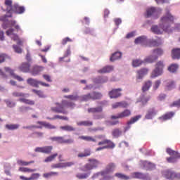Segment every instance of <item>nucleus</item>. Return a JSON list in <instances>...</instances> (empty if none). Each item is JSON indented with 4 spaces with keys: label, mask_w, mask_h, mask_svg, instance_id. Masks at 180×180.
<instances>
[{
    "label": "nucleus",
    "mask_w": 180,
    "mask_h": 180,
    "mask_svg": "<svg viewBox=\"0 0 180 180\" xmlns=\"http://www.w3.org/2000/svg\"><path fill=\"white\" fill-rule=\"evenodd\" d=\"M171 23H174V16L168 12L165 16L161 18L159 27L158 25L152 26L151 32L155 34H162L163 32H168V27Z\"/></svg>",
    "instance_id": "obj_1"
},
{
    "label": "nucleus",
    "mask_w": 180,
    "mask_h": 180,
    "mask_svg": "<svg viewBox=\"0 0 180 180\" xmlns=\"http://www.w3.org/2000/svg\"><path fill=\"white\" fill-rule=\"evenodd\" d=\"M68 107H66L67 109H74V107L75 104L72 102H69L67 103ZM51 110L52 112H54L55 113H63V115H67L68 114V111L65 110V107H63V105H60L59 107H52L51 108Z\"/></svg>",
    "instance_id": "obj_2"
},
{
    "label": "nucleus",
    "mask_w": 180,
    "mask_h": 180,
    "mask_svg": "<svg viewBox=\"0 0 180 180\" xmlns=\"http://www.w3.org/2000/svg\"><path fill=\"white\" fill-rule=\"evenodd\" d=\"M89 162L90 163L86 164L83 167H82L81 170L83 172H89L94 168H97L98 165H99V161L95 159H89Z\"/></svg>",
    "instance_id": "obj_3"
},
{
    "label": "nucleus",
    "mask_w": 180,
    "mask_h": 180,
    "mask_svg": "<svg viewBox=\"0 0 180 180\" xmlns=\"http://www.w3.org/2000/svg\"><path fill=\"white\" fill-rule=\"evenodd\" d=\"M163 70L164 62L160 60L156 63L155 68L152 72L151 78H156V77H160V75H162Z\"/></svg>",
    "instance_id": "obj_4"
},
{
    "label": "nucleus",
    "mask_w": 180,
    "mask_h": 180,
    "mask_svg": "<svg viewBox=\"0 0 180 180\" xmlns=\"http://www.w3.org/2000/svg\"><path fill=\"white\" fill-rule=\"evenodd\" d=\"M166 152L167 153V154H169V155L172 156L170 158H167V162H171V163L176 162V160H178V158H180L179 153L169 148H167Z\"/></svg>",
    "instance_id": "obj_5"
},
{
    "label": "nucleus",
    "mask_w": 180,
    "mask_h": 180,
    "mask_svg": "<svg viewBox=\"0 0 180 180\" xmlns=\"http://www.w3.org/2000/svg\"><path fill=\"white\" fill-rule=\"evenodd\" d=\"M116 169V164L114 162H110L105 167V169L101 173L96 174L93 176V178L98 176V175H105V174H110V172H113Z\"/></svg>",
    "instance_id": "obj_6"
},
{
    "label": "nucleus",
    "mask_w": 180,
    "mask_h": 180,
    "mask_svg": "<svg viewBox=\"0 0 180 180\" xmlns=\"http://www.w3.org/2000/svg\"><path fill=\"white\" fill-rule=\"evenodd\" d=\"M131 116V111L129 109H126L124 111L118 113L117 115H111V120H116L117 119H124V117H129Z\"/></svg>",
    "instance_id": "obj_7"
},
{
    "label": "nucleus",
    "mask_w": 180,
    "mask_h": 180,
    "mask_svg": "<svg viewBox=\"0 0 180 180\" xmlns=\"http://www.w3.org/2000/svg\"><path fill=\"white\" fill-rule=\"evenodd\" d=\"M9 12H13V13L22 15V13H25V6H20L18 4H14L13 6H11V10H9Z\"/></svg>",
    "instance_id": "obj_8"
},
{
    "label": "nucleus",
    "mask_w": 180,
    "mask_h": 180,
    "mask_svg": "<svg viewBox=\"0 0 180 180\" xmlns=\"http://www.w3.org/2000/svg\"><path fill=\"white\" fill-rule=\"evenodd\" d=\"M34 151L35 153H42L43 154H51L53 146L37 147L35 148Z\"/></svg>",
    "instance_id": "obj_9"
},
{
    "label": "nucleus",
    "mask_w": 180,
    "mask_h": 180,
    "mask_svg": "<svg viewBox=\"0 0 180 180\" xmlns=\"http://www.w3.org/2000/svg\"><path fill=\"white\" fill-rule=\"evenodd\" d=\"M122 89L119 88L113 89L110 91H109L108 95L110 99H117V98H120V96H122V93H120Z\"/></svg>",
    "instance_id": "obj_10"
},
{
    "label": "nucleus",
    "mask_w": 180,
    "mask_h": 180,
    "mask_svg": "<svg viewBox=\"0 0 180 180\" xmlns=\"http://www.w3.org/2000/svg\"><path fill=\"white\" fill-rule=\"evenodd\" d=\"M98 146H105L104 147H106V148H115L116 146V145L109 139H104L98 142Z\"/></svg>",
    "instance_id": "obj_11"
},
{
    "label": "nucleus",
    "mask_w": 180,
    "mask_h": 180,
    "mask_svg": "<svg viewBox=\"0 0 180 180\" xmlns=\"http://www.w3.org/2000/svg\"><path fill=\"white\" fill-rule=\"evenodd\" d=\"M6 72H8L14 79H17V81H19L20 82H22L23 81V78L16 74H15V71L12 70L11 68H4Z\"/></svg>",
    "instance_id": "obj_12"
},
{
    "label": "nucleus",
    "mask_w": 180,
    "mask_h": 180,
    "mask_svg": "<svg viewBox=\"0 0 180 180\" xmlns=\"http://www.w3.org/2000/svg\"><path fill=\"white\" fill-rule=\"evenodd\" d=\"M163 175L167 178V179H174V178H180V174H176L175 172L171 170H166L163 172Z\"/></svg>",
    "instance_id": "obj_13"
},
{
    "label": "nucleus",
    "mask_w": 180,
    "mask_h": 180,
    "mask_svg": "<svg viewBox=\"0 0 180 180\" xmlns=\"http://www.w3.org/2000/svg\"><path fill=\"white\" fill-rule=\"evenodd\" d=\"M139 119H141V115H136L134 117H131L129 121L127 122V127L124 128V131H127L130 129V124H133L136 123V122L139 121Z\"/></svg>",
    "instance_id": "obj_14"
},
{
    "label": "nucleus",
    "mask_w": 180,
    "mask_h": 180,
    "mask_svg": "<svg viewBox=\"0 0 180 180\" xmlns=\"http://www.w3.org/2000/svg\"><path fill=\"white\" fill-rule=\"evenodd\" d=\"M18 70L22 72H30V63H22L19 67Z\"/></svg>",
    "instance_id": "obj_15"
},
{
    "label": "nucleus",
    "mask_w": 180,
    "mask_h": 180,
    "mask_svg": "<svg viewBox=\"0 0 180 180\" xmlns=\"http://www.w3.org/2000/svg\"><path fill=\"white\" fill-rule=\"evenodd\" d=\"M13 32H15V30L13 28H10L6 32V34L7 36H11V38L14 41H17L18 40H19V36L16 34H14Z\"/></svg>",
    "instance_id": "obj_16"
},
{
    "label": "nucleus",
    "mask_w": 180,
    "mask_h": 180,
    "mask_svg": "<svg viewBox=\"0 0 180 180\" xmlns=\"http://www.w3.org/2000/svg\"><path fill=\"white\" fill-rule=\"evenodd\" d=\"M137 79H141L145 75H147L148 74V68H142L137 72Z\"/></svg>",
    "instance_id": "obj_17"
},
{
    "label": "nucleus",
    "mask_w": 180,
    "mask_h": 180,
    "mask_svg": "<svg viewBox=\"0 0 180 180\" xmlns=\"http://www.w3.org/2000/svg\"><path fill=\"white\" fill-rule=\"evenodd\" d=\"M43 70H44V68L41 66H34L31 70V74L34 76L39 75Z\"/></svg>",
    "instance_id": "obj_18"
},
{
    "label": "nucleus",
    "mask_w": 180,
    "mask_h": 180,
    "mask_svg": "<svg viewBox=\"0 0 180 180\" xmlns=\"http://www.w3.org/2000/svg\"><path fill=\"white\" fill-rule=\"evenodd\" d=\"M113 70V66L107 65L103 67L102 69L98 70V74H106L108 72H111Z\"/></svg>",
    "instance_id": "obj_19"
},
{
    "label": "nucleus",
    "mask_w": 180,
    "mask_h": 180,
    "mask_svg": "<svg viewBox=\"0 0 180 180\" xmlns=\"http://www.w3.org/2000/svg\"><path fill=\"white\" fill-rule=\"evenodd\" d=\"M134 43L135 44H147L148 41H147V37L146 36H142L136 38Z\"/></svg>",
    "instance_id": "obj_20"
},
{
    "label": "nucleus",
    "mask_w": 180,
    "mask_h": 180,
    "mask_svg": "<svg viewBox=\"0 0 180 180\" xmlns=\"http://www.w3.org/2000/svg\"><path fill=\"white\" fill-rule=\"evenodd\" d=\"M172 57L173 60H179L180 58V49H174L172 51Z\"/></svg>",
    "instance_id": "obj_21"
},
{
    "label": "nucleus",
    "mask_w": 180,
    "mask_h": 180,
    "mask_svg": "<svg viewBox=\"0 0 180 180\" xmlns=\"http://www.w3.org/2000/svg\"><path fill=\"white\" fill-rule=\"evenodd\" d=\"M175 115L174 112H169L163 115L162 117H160L161 120H169V119H172Z\"/></svg>",
    "instance_id": "obj_22"
},
{
    "label": "nucleus",
    "mask_w": 180,
    "mask_h": 180,
    "mask_svg": "<svg viewBox=\"0 0 180 180\" xmlns=\"http://www.w3.org/2000/svg\"><path fill=\"white\" fill-rule=\"evenodd\" d=\"M79 140H84V141H89L91 143H96V139L93 136H79Z\"/></svg>",
    "instance_id": "obj_23"
},
{
    "label": "nucleus",
    "mask_w": 180,
    "mask_h": 180,
    "mask_svg": "<svg viewBox=\"0 0 180 180\" xmlns=\"http://www.w3.org/2000/svg\"><path fill=\"white\" fill-rule=\"evenodd\" d=\"M39 82L40 81L32 78H29L27 80V84H29V85H31L32 86H35V88H37V86H39Z\"/></svg>",
    "instance_id": "obj_24"
},
{
    "label": "nucleus",
    "mask_w": 180,
    "mask_h": 180,
    "mask_svg": "<svg viewBox=\"0 0 180 180\" xmlns=\"http://www.w3.org/2000/svg\"><path fill=\"white\" fill-rule=\"evenodd\" d=\"M92 99L91 94H84L83 96H80L79 98V101L80 102H88V101H91Z\"/></svg>",
    "instance_id": "obj_25"
},
{
    "label": "nucleus",
    "mask_w": 180,
    "mask_h": 180,
    "mask_svg": "<svg viewBox=\"0 0 180 180\" xmlns=\"http://www.w3.org/2000/svg\"><path fill=\"white\" fill-rule=\"evenodd\" d=\"M157 115V111L154 108L148 110L147 114L146 115V119L150 120L153 119V116H155Z\"/></svg>",
    "instance_id": "obj_26"
},
{
    "label": "nucleus",
    "mask_w": 180,
    "mask_h": 180,
    "mask_svg": "<svg viewBox=\"0 0 180 180\" xmlns=\"http://www.w3.org/2000/svg\"><path fill=\"white\" fill-rule=\"evenodd\" d=\"M158 59V56H150L146 57L144 59L143 63H153Z\"/></svg>",
    "instance_id": "obj_27"
},
{
    "label": "nucleus",
    "mask_w": 180,
    "mask_h": 180,
    "mask_svg": "<svg viewBox=\"0 0 180 180\" xmlns=\"http://www.w3.org/2000/svg\"><path fill=\"white\" fill-rule=\"evenodd\" d=\"M122 130L119 128L114 129L112 131V135L114 137V139H119L120 136L122 135Z\"/></svg>",
    "instance_id": "obj_28"
},
{
    "label": "nucleus",
    "mask_w": 180,
    "mask_h": 180,
    "mask_svg": "<svg viewBox=\"0 0 180 180\" xmlns=\"http://www.w3.org/2000/svg\"><path fill=\"white\" fill-rule=\"evenodd\" d=\"M19 102H22V103H25V105H34V101L33 100H30V99H27V98H20L18 99Z\"/></svg>",
    "instance_id": "obj_29"
},
{
    "label": "nucleus",
    "mask_w": 180,
    "mask_h": 180,
    "mask_svg": "<svg viewBox=\"0 0 180 180\" xmlns=\"http://www.w3.org/2000/svg\"><path fill=\"white\" fill-rule=\"evenodd\" d=\"M153 85V83L151 81L148 80L144 82L143 86H142V91L143 92H146V91H148L150 88H151V86Z\"/></svg>",
    "instance_id": "obj_30"
},
{
    "label": "nucleus",
    "mask_w": 180,
    "mask_h": 180,
    "mask_svg": "<svg viewBox=\"0 0 180 180\" xmlns=\"http://www.w3.org/2000/svg\"><path fill=\"white\" fill-rule=\"evenodd\" d=\"M60 130H63L64 131H75V128H74L71 125H65L60 127Z\"/></svg>",
    "instance_id": "obj_31"
},
{
    "label": "nucleus",
    "mask_w": 180,
    "mask_h": 180,
    "mask_svg": "<svg viewBox=\"0 0 180 180\" xmlns=\"http://www.w3.org/2000/svg\"><path fill=\"white\" fill-rule=\"evenodd\" d=\"M91 155L90 149H84V153H81L77 155L79 158H84V157H89Z\"/></svg>",
    "instance_id": "obj_32"
},
{
    "label": "nucleus",
    "mask_w": 180,
    "mask_h": 180,
    "mask_svg": "<svg viewBox=\"0 0 180 180\" xmlns=\"http://www.w3.org/2000/svg\"><path fill=\"white\" fill-rule=\"evenodd\" d=\"M122 58V53L115 52L110 57V61H116V60H119V58Z\"/></svg>",
    "instance_id": "obj_33"
},
{
    "label": "nucleus",
    "mask_w": 180,
    "mask_h": 180,
    "mask_svg": "<svg viewBox=\"0 0 180 180\" xmlns=\"http://www.w3.org/2000/svg\"><path fill=\"white\" fill-rule=\"evenodd\" d=\"M91 98L93 101H96L98 99H102V94L96 91H94L91 94Z\"/></svg>",
    "instance_id": "obj_34"
},
{
    "label": "nucleus",
    "mask_w": 180,
    "mask_h": 180,
    "mask_svg": "<svg viewBox=\"0 0 180 180\" xmlns=\"http://www.w3.org/2000/svg\"><path fill=\"white\" fill-rule=\"evenodd\" d=\"M77 126H85V127H89L92 126L94 124V122L92 121H80L77 123Z\"/></svg>",
    "instance_id": "obj_35"
},
{
    "label": "nucleus",
    "mask_w": 180,
    "mask_h": 180,
    "mask_svg": "<svg viewBox=\"0 0 180 180\" xmlns=\"http://www.w3.org/2000/svg\"><path fill=\"white\" fill-rule=\"evenodd\" d=\"M115 176H116V178H118L119 179H123V180L130 179V176L123 174L122 173H115Z\"/></svg>",
    "instance_id": "obj_36"
},
{
    "label": "nucleus",
    "mask_w": 180,
    "mask_h": 180,
    "mask_svg": "<svg viewBox=\"0 0 180 180\" xmlns=\"http://www.w3.org/2000/svg\"><path fill=\"white\" fill-rule=\"evenodd\" d=\"M132 178H136L137 179H146V176L143 173L134 172L132 173Z\"/></svg>",
    "instance_id": "obj_37"
},
{
    "label": "nucleus",
    "mask_w": 180,
    "mask_h": 180,
    "mask_svg": "<svg viewBox=\"0 0 180 180\" xmlns=\"http://www.w3.org/2000/svg\"><path fill=\"white\" fill-rule=\"evenodd\" d=\"M13 96H15V98H26V96H29V94H26L22 92L14 91L13 92Z\"/></svg>",
    "instance_id": "obj_38"
},
{
    "label": "nucleus",
    "mask_w": 180,
    "mask_h": 180,
    "mask_svg": "<svg viewBox=\"0 0 180 180\" xmlns=\"http://www.w3.org/2000/svg\"><path fill=\"white\" fill-rule=\"evenodd\" d=\"M64 137L63 136H53L50 138L51 141H57L59 144H63Z\"/></svg>",
    "instance_id": "obj_39"
},
{
    "label": "nucleus",
    "mask_w": 180,
    "mask_h": 180,
    "mask_svg": "<svg viewBox=\"0 0 180 180\" xmlns=\"http://www.w3.org/2000/svg\"><path fill=\"white\" fill-rule=\"evenodd\" d=\"M48 120H56L57 119H60V120H68V118L65 116H61V115H54L52 118L51 117H47Z\"/></svg>",
    "instance_id": "obj_40"
},
{
    "label": "nucleus",
    "mask_w": 180,
    "mask_h": 180,
    "mask_svg": "<svg viewBox=\"0 0 180 180\" xmlns=\"http://www.w3.org/2000/svg\"><path fill=\"white\" fill-rule=\"evenodd\" d=\"M179 68L178 64H172L168 67V71H169V72H176Z\"/></svg>",
    "instance_id": "obj_41"
},
{
    "label": "nucleus",
    "mask_w": 180,
    "mask_h": 180,
    "mask_svg": "<svg viewBox=\"0 0 180 180\" xmlns=\"http://www.w3.org/2000/svg\"><path fill=\"white\" fill-rule=\"evenodd\" d=\"M58 175V172H51L48 173H44L43 174L44 178H51V176H57Z\"/></svg>",
    "instance_id": "obj_42"
},
{
    "label": "nucleus",
    "mask_w": 180,
    "mask_h": 180,
    "mask_svg": "<svg viewBox=\"0 0 180 180\" xmlns=\"http://www.w3.org/2000/svg\"><path fill=\"white\" fill-rule=\"evenodd\" d=\"M58 153H54L49 157H47L45 160L44 162H51V161H54V160H56V158L58 157Z\"/></svg>",
    "instance_id": "obj_43"
},
{
    "label": "nucleus",
    "mask_w": 180,
    "mask_h": 180,
    "mask_svg": "<svg viewBox=\"0 0 180 180\" xmlns=\"http://www.w3.org/2000/svg\"><path fill=\"white\" fill-rule=\"evenodd\" d=\"M17 164H18V165H24L25 167H27V165H30V164H34V160H31L30 162H25L22 160H19L17 161Z\"/></svg>",
    "instance_id": "obj_44"
},
{
    "label": "nucleus",
    "mask_w": 180,
    "mask_h": 180,
    "mask_svg": "<svg viewBox=\"0 0 180 180\" xmlns=\"http://www.w3.org/2000/svg\"><path fill=\"white\" fill-rule=\"evenodd\" d=\"M6 129H7L8 130H16L19 129V124H6Z\"/></svg>",
    "instance_id": "obj_45"
},
{
    "label": "nucleus",
    "mask_w": 180,
    "mask_h": 180,
    "mask_svg": "<svg viewBox=\"0 0 180 180\" xmlns=\"http://www.w3.org/2000/svg\"><path fill=\"white\" fill-rule=\"evenodd\" d=\"M89 175H91V172H89L88 173H84V174L79 173L76 175V176L77 178H78V179H86V178H88Z\"/></svg>",
    "instance_id": "obj_46"
},
{
    "label": "nucleus",
    "mask_w": 180,
    "mask_h": 180,
    "mask_svg": "<svg viewBox=\"0 0 180 180\" xmlns=\"http://www.w3.org/2000/svg\"><path fill=\"white\" fill-rule=\"evenodd\" d=\"M64 98H65V99H70V101H79V96L77 94L64 96Z\"/></svg>",
    "instance_id": "obj_47"
},
{
    "label": "nucleus",
    "mask_w": 180,
    "mask_h": 180,
    "mask_svg": "<svg viewBox=\"0 0 180 180\" xmlns=\"http://www.w3.org/2000/svg\"><path fill=\"white\" fill-rule=\"evenodd\" d=\"M144 60L136 59L132 61V65L133 67H140L142 64H143Z\"/></svg>",
    "instance_id": "obj_48"
},
{
    "label": "nucleus",
    "mask_w": 180,
    "mask_h": 180,
    "mask_svg": "<svg viewBox=\"0 0 180 180\" xmlns=\"http://www.w3.org/2000/svg\"><path fill=\"white\" fill-rule=\"evenodd\" d=\"M18 171H20V172H35L36 169H30L28 167H20L18 169Z\"/></svg>",
    "instance_id": "obj_49"
},
{
    "label": "nucleus",
    "mask_w": 180,
    "mask_h": 180,
    "mask_svg": "<svg viewBox=\"0 0 180 180\" xmlns=\"http://www.w3.org/2000/svg\"><path fill=\"white\" fill-rule=\"evenodd\" d=\"M5 5L7 6L6 11L9 13V11L12 9V0H5Z\"/></svg>",
    "instance_id": "obj_50"
},
{
    "label": "nucleus",
    "mask_w": 180,
    "mask_h": 180,
    "mask_svg": "<svg viewBox=\"0 0 180 180\" xmlns=\"http://www.w3.org/2000/svg\"><path fill=\"white\" fill-rule=\"evenodd\" d=\"M146 12H147V18H150L151 15L155 13V8L152 7V8H148Z\"/></svg>",
    "instance_id": "obj_51"
},
{
    "label": "nucleus",
    "mask_w": 180,
    "mask_h": 180,
    "mask_svg": "<svg viewBox=\"0 0 180 180\" xmlns=\"http://www.w3.org/2000/svg\"><path fill=\"white\" fill-rule=\"evenodd\" d=\"M34 94H36L39 98H46V96L43 94V92L40 90H36V89H32V90Z\"/></svg>",
    "instance_id": "obj_52"
},
{
    "label": "nucleus",
    "mask_w": 180,
    "mask_h": 180,
    "mask_svg": "<svg viewBox=\"0 0 180 180\" xmlns=\"http://www.w3.org/2000/svg\"><path fill=\"white\" fill-rule=\"evenodd\" d=\"M4 102L6 103L8 108H15V106H16V103L12 102L9 100H5Z\"/></svg>",
    "instance_id": "obj_53"
},
{
    "label": "nucleus",
    "mask_w": 180,
    "mask_h": 180,
    "mask_svg": "<svg viewBox=\"0 0 180 180\" xmlns=\"http://www.w3.org/2000/svg\"><path fill=\"white\" fill-rule=\"evenodd\" d=\"M72 39H71L70 37H65L63 39H62L61 41V44L63 46H65V44H67V43H72Z\"/></svg>",
    "instance_id": "obj_54"
},
{
    "label": "nucleus",
    "mask_w": 180,
    "mask_h": 180,
    "mask_svg": "<svg viewBox=\"0 0 180 180\" xmlns=\"http://www.w3.org/2000/svg\"><path fill=\"white\" fill-rule=\"evenodd\" d=\"M8 55L6 53H0V64H2V63H5V60L6 58H8Z\"/></svg>",
    "instance_id": "obj_55"
},
{
    "label": "nucleus",
    "mask_w": 180,
    "mask_h": 180,
    "mask_svg": "<svg viewBox=\"0 0 180 180\" xmlns=\"http://www.w3.org/2000/svg\"><path fill=\"white\" fill-rule=\"evenodd\" d=\"M70 54H71V49L69 48H68V49L66 50L64 56L61 57L59 58V61H63V58H65L68 56H70Z\"/></svg>",
    "instance_id": "obj_56"
},
{
    "label": "nucleus",
    "mask_w": 180,
    "mask_h": 180,
    "mask_svg": "<svg viewBox=\"0 0 180 180\" xmlns=\"http://www.w3.org/2000/svg\"><path fill=\"white\" fill-rule=\"evenodd\" d=\"M44 127H46V129H49V130H53V129L57 128L56 126H54L49 122H45Z\"/></svg>",
    "instance_id": "obj_57"
},
{
    "label": "nucleus",
    "mask_w": 180,
    "mask_h": 180,
    "mask_svg": "<svg viewBox=\"0 0 180 180\" xmlns=\"http://www.w3.org/2000/svg\"><path fill=\"white\" fill-rule=\"evenodd\" d=\"M29 178H30V180L39 179L40 178V174H39V173H34Z\"/></svg>",
    "instance_id": "obj_58"
},
{
    "label": "nucleus",
    "mask_w": 180,
    "mask_h": 180,
    "mask_svg": "<svg viewBox=\"0 0 180 180\" xmlns=\"http://www.w3.org/2000/svg\"><path fill=\"white\" fill-rule=\"evenodd\" d=\"M150 101V97H145L144 96H143L141 98V102L142 103V105H146L147 103V102H148Z\"/></svg>",
    "instance_id": "obj_59"
},
{
    "label": "nucleus",
    "mask_w": 180,
    "mask_h": 180,
    "mask_svg": "<svg viewBox=\"0 0 180 180\" xmlns=\"http://www.w3.org/2000/svg\"><path fill=\"white\" fill-rule=\"evenodd\" d=\"M153 53L157 54V56H162V54H164V51L161 49H157L153 50Z\"/></svg>",
    "instance_id": "obj_60"
},
{
    "label": "nucleus",
    "mask_w": 180,
    "mask_h": 180,
    "mask_svg": "<svg viewBox=\"0 0 180 180\" xmlns=\"http://www.w3.org/2000/svg\"><path fill=\"white\" fill-rule=\"evenodd\" d=\"M51 167L52 168V169H56L57 168H63V163L53 164L52 165H51Z\"/></svg>",
    "instance_id": "obj_61"
},
{
    "label": "nucleus",
    "mask_w": 180,
    "mask_h": 180,
    "mask_svg": "<svg viewBox=\"0 0 180 180\" xmlns=\"http://www.w3.org/2000/svg\"><path fill=\"white\" fill-rule=\"evenodd\" d=\"M63 168H67L68 167H72L75 163L74 162H63Z\"/></svg>",
    "instance_id": "obj_62"
},
{
    "label": "nucleus",
    "mask_w": 180,
    "mask_h": 180,
    "mask_svg": "<svg viewBox=\"0 0 180 180\" xmlns=\"http://www.w3.org/2000/svg\"><path fill=\"white\" fill-rule=\"evenodd\" d=\"M161 85V80H157L153 84V89L154 91H156V89H158V87Z\"/></svg>",
    "instance_id": "obj_63"
},
{
    "label": "nucleus",
    "mask_w": 180,
    "mask_h": 180,
    "mask_svg": "<svg viewBox=\"0 0 180 180\" xmlns=\"http://www.w3.org/2000/svg\"><path fill=\"white\" fill-rule=\"evenodd\" d=\"M101 176H103L104 180H112V179H113V176H110L108 174H105L101 175Z\"/></svg>",
    "instance_id": "obj_64"
}]
</instances>
